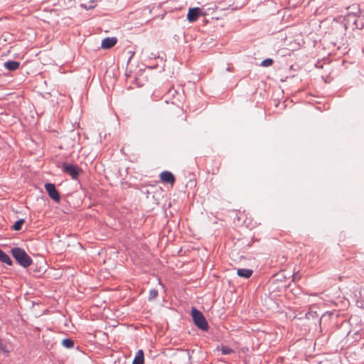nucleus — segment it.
<instances>
[{
  "instance_id": "obj_5",
  "label": "nucleus",
  "mask_w": 364,
  "mask_h": 364,
  "mask_svg": "<svg viewBox=\"0 0 364 364\" xmlns=\"http://www.w3.org/2000/svg\"><path fill=\"white\" fill-rule=\"evenodd\" d=\"M161 181L164 183H168L173 186L175 183L176 178L171 172L165 171L161 173Z\"/></svg>"
},
{
  "instance_id": "obj_1",
  "label": "nucleus",
  "mask_w": 364,
  "mask_h": 364,
  "mask_svg": "<svg viewBox=\"0 0 364 364\" xmlns=\"http://www.w3.org/2000/svg\"><path fill=\"white\" fill-rule=\"evenodd\" d=\"M10 252L16 262L21 267L27 268L32 264L33 260L31 257L23 249L15 247L11 248Z\"/></svg>"
},
{
  "instance_id": "obj_16",
  "label": "nucleus",
  "mask_w": 364,
  "mask_h": 364,
  "mask_svg": "<svg viewBox=\"0 0 364 364\" xmlns=\"http://www.w3.org/2000/svg\"><path fill=\"white\" fill-rule=\"evenodd\" d=\"M222 353L224 355L230 354L232 352V350L228 347L223 346L221 349Z\"/></svg>"
},
{
  "instance_id": "obj_13",
  "label": "nucleus",
  "mask_w": 364,
  "mask_h": 364,
  "mask_svg": "<svg viewBox=\"0 0 364 364\" xmlns=\"http://www.w3.org/2000/svg\"><path fill=\"white\" fill-rule=\"evenodd\" d=\"M62 345L66 348H71L74 346V341L70 338H66L62 341Z\"/></svg>"
},
{
  "instance_id": "obj_9",
  "label": "nucleus",
  "mask_w": 364,
  "mask_h": 364,
  "mask_svg": "<svg viewBox=\"0 0 364 364\" xmlns=\"http://www.w3.org/2000/svg\"><path fill=\"white\" fill-rule=\"evenodd\" d=\"M253 273V271L250 269H238L237 271V274L245 279L250 278Z\"/></svg>"
},
{
  "instance_id": "obj_8",
  "label": "nucleus",
  "mask_w": 364,
  "mask_h": 364,
  "mask_svg": "<svg viewBox=\"0 0 364 364\" xmlns=\"http://www.w3.org/2000/svg\"><path fill=\"white\" fill-rule=\"evenodd\" d=\"M20 63L16 60H8L4 63V66L10 71H14L19 68Z\"/></svg>"
},
{
  "instance_id": "obj_4",
  "label": "nucleus",
  "mask_w": 364,
  "mask_h": 364,
  "mask_svg": "<svg viewBox=\"0 0 364 364\" xmlns=\"http://www.w3.org/2000/svg\"><path fill=\"white\" fill-rule=\"evenodd\" d=\"M44 187L49 197L55 202L59 203L60 200V196L55 184L52 183H46Z\"/></svg>"
},
{
  "instance_id": "obj_3",
  "label": "nucleus",
  "mask_w": 364,
  "mask_h": 364,
  "mask_svg": "<svg viewBox=\"0 0 364 364\" xmlns=\"http://www.w3.org/2000/svg\"><path fill=\"white\" fill-rule=\"evenodd\" d=\"M62 170L64 173L70 175L73 180L78 178L79 174L81 171V169L79 168L77 166L67 162L63 163Z\"/></svg>"
},
{
  "instance_id": "obj_12",
  "label": "nucleus",
  "mask_w": 364,
  "mask_h": 364,
  "mask_svg": "<svg viewBox=\"0 0 364 364\" xmlns=\"http://www.w3.org/2000/svg\"><path fill=\"white\" fill-rule=\"evenodd\" d=\"M25 223V220L23 218L18 219L16 220L14 224L12 225L11 229L15 231H19L22 229V226Z\"/></svg>"
},
{
  "instance_id": "obj_18",
  "label": "nucleus",
  "mask_w": 364,
  "mask_h": 364,
  "mask_svg": "<svg viewBox=\"0 0 364 364\" xmlns=\"http://www.w3.org/2000/svg\"><path fill=\"white\" fill-rule=\"evenodd\" d=\"M6 346L0 341V350H5Z\"/></svg>"
},
{
  "instance_id": "obj_19",
  "label": "nucleus",
  "mask_w": 364,
  "mask_h": 364,
  "mask_svg": "<svg viewBox=\"0 0 364 364\" xmlns=\"http://www.w3.org/2000/svg\"><path fill=\"white\" fill-rule=\"evenodd\" d=\"M149 354H150L151 356H153V357L156 356V355H152V351L151 350L149 351Z\"/></svg>"
},
{
  "instance_id": "obj_17",
  "label": "nucleus",
  "mask_w": 364,
  "mask_h": 364,
  "mask_svg": "<svg viewBox=\"0 0 364 364\" xmlns=\"http://www.w3.org/2000/svg\"><path fill=\"white\" fill-rule=\"evenodd\" d=\"M353 290H354L355 292H358L359 294V295L360 296V292H361V290H362L361 287H353Z\"/></svg>"
},
{
  "instance_id": "obj_7",
  "label": "nucleus",
  "mask_w": 364,
  "mask_h": 364,
  "mask_svg": "<svg viewBox=\"0 0 364 364\" xmlns=\"http://www.w3.org/2000/svg\"><path fill=\"white\" fill-rule=\"evenodd\" d=\"M117 43V38L116 37H107L102 39L101 43V47L103 49H109L114 47Z\"/></svg>"
},
{
  "instance_id": "obj_14",
  "label": "nucleus",
  "mask_w": 364,
  "mask_h": 364,
  "mask_svg": "<svg viewBox=\"0 0 364 364\" xmlns=\"http://www.w3.org/2000/svg\"><path fill=\"white\" fill-rule=\"evenodd\" d=\"M158 290L156 289H152L149 291V300H151L153 299H155L158 296Z\"/></svg>"
},
{
  "instance_id": "obj_2",
  "label": "nucleus",
  "mask_w": 364,
  "mask_h": 364,
  "mask_svg": "<svg viewBox=\"0 0 364 364\" xmlns=\"http://www.w3.org/2000/svg\"><path fill=\"white\" fill-rule=\"evenodd\" d=\"M191 316L196 326L203 331L208 330V324L205 318L200 311L193 307L191 310Z\"/></svg>"
},
{
  "instance_id": "obj_6",
  "label": "nucleus",
  "mask_w": 364,
  "mask_h": 364,
  "mask_svg": "<svg viewBox=\"0 0 364 364\" xmlns=\"http://www.w3.org/2000/svg\"><path fill=\"white\" fill-rule=\"evenodd\" d=\"M201 13V9L198 7L190 9L187 14L188 21L191 23L196 21Z\"/></svg>"
},
{
  "instance_id": "obj_11",
  "label": "nucleus",
  "mask_w": 364,
  "mask_h": 364,
  "mask_svg": "<svg viewBox=\"0 0 364 364\" xmlns=\"http://www.w3.org/2000/svg\"><path fill=\"white\" fill-rule=\"evenodd\" d=\"M144 357L142 350H139L133 360L132 364H144Z\"/></svg>"
},
{
  "instance_id": "obj_15",
  "label": "nucleus",
  "mask_w": 364,
  "mask_h": 364,
  "mask_svg": "<svg viewBox=\"0 0 364 364\" xmlns=\"http://www.w3.org/2000/svg\"><path fill=\"white\" fill-rule=\"evenodd\" d=\"M273 63V60L270 58H267L262 62V65L264 67L270 66Z\"/></svg>"
},
{
  "instance_id": "obj_10",
  "label": "nucleus",
  "mask_w": 364,
  "mask_h": 364,
  "mask_svg": "<svg viewBox=\"0 0 364 364\" xmlns=\"http://www.w3.org/2000/svg\"><path fill=\"white\" fill-rule=\"evenodd\" d=\"M0 262L6 264L9 266H11L13 264V262H12L11 259L1 248H0Z\"/></svg>"
}]
</instances>
